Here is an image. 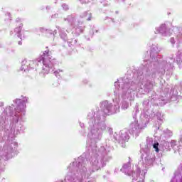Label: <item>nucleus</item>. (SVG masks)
I'll return each instance as SVG.
<instances>
[{
  "mask_svg": "<svg viewBox=\"0 0 182 182\" xmlns=\"http://www.w3.org/2000/svg\"><path fill=\"white\" fill-rule=\"evenodd\" d=\"M46 58H49V55L46 54L42 55L38 62H42L43 65H46Z\"/></svg>",
  "mask_w": 182,
  "mask_h": 182,
  "instance_id": "1",
  "label": "nucleus"
},
{
  "mask_svg": "<svg viewBox=\"0 0 182 182\" xmlns=\"http://www.w3.org/2000/svg\"><path fill=\"white\" fill-rule=\"evenodd\" d=\"M153 147L155 149V151H156V153L160 151V149H159V142L154 144Z\"/></svg>",
  "mask_w": 182,
  "mask_h": 182,
  "instance_id": "2",
  "label": "nucleus"
},
{
  "mask_svg": "<svg viewBox=\"0 0 182 182\" xmlns=\"http://www.w3.org/2000/svg\"><path fill=\"white\" fill-rule=\"evenodd\" d=\"M99 163V161H97V159L94 161V162H92V166H97V164Z\"/></svg>",
  "mask_w": 182,
  "mask_h": 182,
  "instance_id": "3",
  "label": "nucleus"
},
{
  "mask_svg": "<svg viewBox=\"0 0 182 182\" xmlns=\"http://www.w3.org/2000/svg\"><path fill=\"white\" fill-rule=\"evenodd\" d=\"M26 63H28V61H26V60H23V61L22 62V65H23H23H26Z\"/></svg>",
  "mask_w": 182,
  "mask_h": 182,
  "instance_id": "4",
  "label": "nucleus"
},
{
  "mask_svg": "<svg viewBox=\"0 0 182 182\" xmlns=\"http://www.w3.org/2000/svg\"><path fill=\"white\" fill-rule=\"evenodd\" d=\"M18 45H22V41H18Z\"/></svg>",
  "mask_w": 182,
  "mask_h": 182,
  "instance_id": "5",
  "label": "nucleus"
},
{
  "mask_svg": "<svg viewBox=\"0 0 182 182\" xmlns=\"http://www.w3.org/2000/svg\"><path fill=\"white\" fill-rule=\"evenodd\" d=\"M91 18H92V17L90 16V17L87 19V21H90Z\"/></svg>",
  "mask_w": 182,
  "mask_h": 182,
  "instance_id": "6",
  "label": "nucleus"
}]
</instances>
